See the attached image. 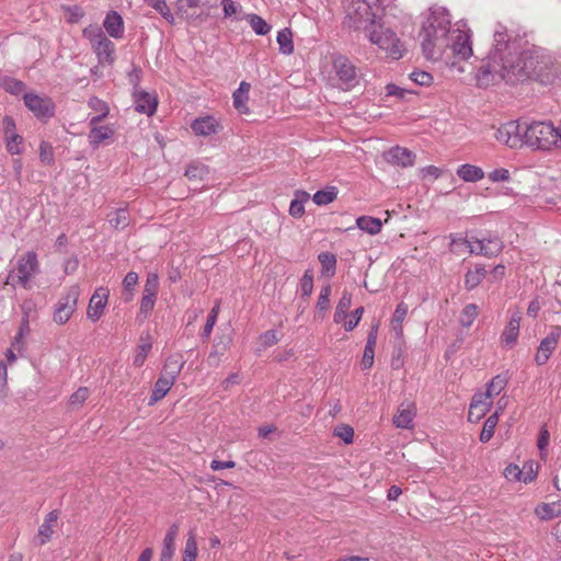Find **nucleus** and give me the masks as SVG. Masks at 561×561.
Listing matches in <instances>:
<instances>
[{"label":"nucleus","mask_w":561,"mask_h":561,"mask_svg":"<svg viewBox=\"0 0 561 561\" xmlns=\"http://www.w3.org/2000/svg\"><path fill=\"white\" fill-rule=\"evenodd\" d=\"M150 7L158 11L169 23H174V15L168 7L165 0H145Z\"/></svg>","instance_id":"obj_45"},{"label":"nucleus","mask_w":561,"mask_h":561,"mask_svg":"<svg viewBox=\"0 0 561 561\" xmlns=\"http://www.w3.org/2000/svg\"><path fill=\"white\" fill-rule=\"evenodd\" d=\"M450 16L445 8L431 10L420 32L421 47L427 60H438L449 47Z\"/></svg>","instance_id":"obj_2"},{"label":"nucleus","mask_w":561,"mask_h":561,"mask_svg":"<svg viewBox=\"0 0 561 561\" xmlns=\"http://www.w3.org/2000/svg\"><path fill=\"white\" fill-rule=\"evenodd\" d=\"M198 553L196 535L193 530L187 534V539L182 553V561H196Z\"/></svg>","instance_id":"obj_36"},{"label":"nucleus","mask_w":561,"mask_h":561,"mask_svg":"<svg viewBox=\"0 0 561 561\" xmlns=\"http://www.w3.org/2000/svg\"><path fill=\"white\" fill-rule=\"evenodd\" d=\"M192 129L198 136H210L218 133L219 124L215 118L206 116L195 119Z\"/></svg>","instance_id":"obj_23"},{"label":"nucleus","mask_w":561,"mask_h":561,"mask_svg":"<svg viewBox=\"0 0 561 561\" xmlns=\"http://www.w3.org/2000/svg\"><path fill=\"white\" fill-rule=\"evenodd\" d=\"M345 11L348 26L366 32L376 24L381 7L379 0H348Z\"/></svg>","instance_id":"obj_3"},{"label":"nucleus","mask_w":561,"mask_h":561,"mask_svg":"<svg viewBox=\"0 0 561 561\" xmlns=\"http://www.w3.org/2000/svg\"><path fill=\"white\" fill-rule=\"evenodd\" d=\"M478 316V307L474 304L465 306L460 314V323L462 327L469 328Z\"/></svg>","instance_id":"obj_46"},{"label":"nucleus","mask_w":561,"mask_h":561,"mask_svg":"<svg viewBox=\"0 0 561 561\" xmlns=\"http://www.w3.org/2000/svg\"><path fill=\"white\" fill-rule=\"evenodd\" d=\"M7 92L19 95L25 91V84L14 78L5 77L1 80L0 84Z\"/></svg>","instance_id":"obj_44"},{"label":"nucleus","mask_w":561,"mask_h":561,"mask_svg":"<svg viewBox=\"0 0 561 561\" xmlns=\"http://www.w3.org/2000/svg\"><path fill=\"white\" fill-rule=\"evenodd\" d=\"M218 312H219V304H216L213 309L210 310L209 314H208V318H207V321L204 325V329H203V332H202V336L203 337H209L213 329H214V325L216 324V321H217V317H218Z\"/></svg>","instance_id":"obj_52"},{"label":"nucleus","mask_w":561,"mask_h":561,"mask_svg":"<svg viewBox=\"0 0 561 561\" xmlns=\"http://www.w3.org/2000/svg\"><path fill=\"white\" fill-rule=\"evenodd\" d=\"M366 37L380 49L385 50L387 57L400 59L403 53V46L397 34L382 24H375L365 32Z\"/></svg>","instance_id":"obj_4"},{"label":"nucleus","mask_w":561,"mask_h":561,"mask_svg":"<svg viewBox=\"0 0 561 561\" xmlns=\"http://www.w3.org/2000/svg\"><path fill=\"white\" fill-rule=\"evenodd\" d=\"M25 106L38 118L54 116L55 106L47 96H41L35 93H24Z\"/></svg>","instance_id":"obj_13"},{"label":"nucleus","mask_w":561,"mask_h":561,"mask_svg":"<svg viewBox=\"0 0 561 561\" xmlns=\"http://www.w3.org/2000/svg\"><path fill=\"white\" fill-rule=\"evenodd\" d=\"M138 283V274L135 272H129L125 276L123 280V287H124V299L126 301H130L133 299V289Z\"/></svg>","instance_id":"obj_47"},{"label":"nucleus","mask_w":561,"mask_h":561,"mask_svg":"<svg viewBox=\"0 0 561 561\" xmlns=\"http://www.w3.org/2000/svg\"><path fill=\"white\" fill-rule=\"evenodd\" d=\"M387 162L402 168L412 167L415 161V154L403 147L396 146L383 153Z\"/></svg>","instance_id":"obj_17"},{"label":"nucleus","mask_w":561,"mask_h":561,"mask_svg":"<svg viewBox=\"0 0 561 561\" xmlns=\"http://www.w3.org/2000/svg\"><path fill=\"white\" fill-rule=\"evenodd\" d=\"M39 158L45 164H51L54 161L53 147L47 142H42L39 146Z\"/></svg>","instance_id":"obj_64"},{"label":"nucleus","mask_w":561,"mask_h":561,"mask_svg":"<svg viewBox=\"0 0 561 561\" xmlns=\"http://www.w3.org/2000/svg\"><path fill=\"white\" fill-rule=\"evenodd\" d=\"M80 296L79 286H71L65 295L60 297L58 300L55 311H54V321L57 324H65L69 321L71 316L77 309L78 299Z\"/></svg>","instance_id":"obj_9"},{"label":"nucleus","mask_w":561,"mask_h":561,"mask_svg":"<svg viewBox=\"0 0 561 561\" xmlns=\"http://www.w3.org/2000/svg\"><path fill=\"white\" fill-rule=\"evenodd\" d=\"M83 36L89 39L100 64L111 65L115 60V45L101 28L90 26L83 30Z\"/></svg>","instance_id":"obj_7"},{"label":"nucleus","mask_w":561,"mask_h":561,"mask_svg":"<svg viewBox=\"0 0 561 561\" xmlns=\"http://www.w3.org/2000/svg\"><path fill=\"white\" fill-rule=\"evenodd\" d=\"M469 248V252L471 254H479L488 257L499 255L503 248V241L497 237H489V238H470L468 240H463Z\"/></svg>","instance_id":"obj_10"},{"label":"nucleus","mask_w":561,"mask_h":561,"mask_svg":"<svg viewBox=\"0 0 561 561\" xmlns=\"http://www.w3.org/2000/svg\"><path fill=\"white\" fill-rule=\"evenodd\" d=\"M183 366L184 362L179 356H170L167 358L161 375L154 383L152 394L149 399V405L156 404L167 396L174 385Z\"/></svg>","instance_id":"obj_5"},{"label":"nucleus","mask_w":561,"mask_h":561,"mask_svg":"<svg viewBox=\"0 0 561 561\" xmlns=\"http://www.w3.org/2000/svg\"><path fill=\"white\" fill-rule=\"evenodd\" d=\"M318 260L321 263L323 274L332 276L335 273L336 257L333 253L321 252Z\"/></svg>","instance_id":"obj_40"},{"label":"nucleus","mask_w":561,"mask_h":561,"mask_svg":"<svg viewBox=\"0 0 561 561\" xmlns=\"http://www.w3.org/2000/svg\"><path fill=\"white\" fill-rule=\"evenodd\" d=\"M245 20L256 35H266L272 30V26L257 14H248Z\"/></svg>","instance_id":"obj_34"},{"label":"nucleus","mask_w":561,"mask_h":561,"mask_svg":"<svg viewBox=\"0 0 561 561\" xmlns=\"http://www.w3.org/2000/svg\"><path fill=\"white\" fill-rule=\"evenodd\" d=\"M409 77L413 82L422 87H428L433 82V76L423 70L413 71Z\"/></svg>","instance_id":"obj_55"},{"label":"nucleus","mask_w":561,"mask_h":561,"mask_svg":"<svg viewBox=\"0 0 561 561\" xmlns=\"http://www.w3.org/2000/svg\"><path fill=\"white\" fill-rule=\"evenodd\" d=\"M331 286H324L321 288L320 295L317 301V309L319 311H327L330 307Z\"/></svg>","instance_id":"obj_59"},{"label":"nucleus","mask_w":561,"mask_h":561,"mask_svg":"<svg viewBox=\"0 0 561 561\" xmlns=\"http://www.w3.org/2000/svg\"><path fill=\"white\" fill-rule=\"evenodd\" d=\"M536 515L543 519H552L561 515V507L557 503H542L535 508Z\"/></svg>","instance_id":"obj_33"},{"label":"nucleus","mask_w":561,"mask_h":561,"mask_svg":"<svg viewBox=\"0 0 561 561\" xmlns=\"http://www.w3.org/2000/svg\"><path fill=\"white\" fill-rule=\"evenodd\" d=\"M356 226L360 230L374 236L380 232L382 224L381 220L378 218L370 216H360L356 219Z\"/></svg>","instance_id":"obj_30"},{"label":"nucleus","mask_w":561,"mask_h":561,"mask_svg":"<svg viewBox=\"0 0 561 561\" xmlns=\"http://www.w3.org/2000/svg\"><path fill=\"white\" fill-rule=\"evenodd\" d=\"M506 383H507L506 378L497 375L490 381V383L486 387L485 392L482 394L492 401V399L494 397L499 396L505 389Z\"/></svg>","instance_id":"obj_37"},{"label":"nucleus","mask_w":561,"mask_h":561,"mask_svg":"<svg viewBox=\"0 0 561 561\" xmlns=\"http://www.w3.org/2000/svg\"><path fill=\"white\" fill-rule=\"evenodd\" d=\"M37 255L33 251L21 255L16 263L18 282L24 287H30L31 278L38 272Z\"/></svg>","instance_id":"obj_12"},{"label":"nucleus","mask_w":561,"mask_h":561,"mask_svg":"<svg viewBox=\"0 0 561 561\" xmlns=\"http://www.w3.org/2000/svg\"><path fill=\"white\" fill-rule=\"evenodd\" d=\"M457 174L466 182H478L484 176L483 170L472 164H462L457 170Z\"/></svg>","instance_id":"obj_29"},{"label":"nucleus","mask_w":561,"mask_h":561,"mask_svg":"<svg viewBox=\"0 0 561 561\" xmlns=\"http://www.w3.org/2000/svg\"><path fill=\"white\" fill-rule=\"evenodd\" d=\"M377 332H378V328L373 327L368 333L367 342L365 345L363 359H362L363 369H369L374 365L375 347H376V343H377Z\"/></svg>","instance_id":"obj_24"},{"label":"nucleus","mask_w":561,"mask_h":561,"mask_svg":"<svg viewBox=\"0 0 561 561\" xmlns=\"http://www.w3.org/2000/svg\"><path fill=\"white\" fill-rule=\"evenodd\" d=\"M7 138V148L9 152L12 154L20 153L21 152V145H22V137L18 134H12L9 136H5Z\"/></svg>","instance_id":"obj_60"},{"label":"nucleus","mask_w":561,"mask_h":561,"mask_svg":"<svg viewBox=\"0 0 561 561\" xmlns=\"http://www.w3.org/2000/svg\"><path fill=\"white\" fill-rule=\"evenodd\" d=\"M135 98V110L139 113L147 114L148 116H151L154 114L158 101L157 98L145 92V91H137L134 94Z\"/></svg>","instance_id":"obj_21"},{"label":"nucleus","mask_w":561,"mask_h":561,"mask_svg":"<svg viewBox=\"0 0 561 561\" xmlns=\"http://www.w3.org/2000/svg\"><path fill=\"white\" fill-rule=\"evenodd\" d=\"M88 105L99 115L107 116L110 113V107L107 103L96 96L90 98V100L88 101Z\"/></svg>","instance_id":"obj_57"},{"label":"nucleus","mask_w":561,"mask_h":561,"mask_svg":"<svg viewBox=\"0 0 561 561\" xmlns=\"http://www.w3.org/2000/svg\"><path fill=\"white\" fill-rule=\"evenodd\" d=\"M110 296V290L106 287H99L95 289L92 295L88 310L87 317L93 322H96L103 314L104 309L107 305V299Z\"/></svg>","instance_id":"obj_15"},{"label":"nucleus","mask_w":561,"mask_h":561,"mask_svg":"<svg viewBox=\"0 0 561 561\" xmlns=\"http://www.w3.org/2000/svg\"><path fill=\"white\" fill-rule=\"evenodd\" d=\"M313 289V272L307 270L300 280V290L302 296H310Z\"/></svg>","instance_id":"obj_58"},{"label":"nucleus","mask_w":561,"mask_h":561,"mask_svg":"<svg viewBox=\"0 0 561 561\" xmlns=\"http://www.w3.org/2000/svg\"><path fill=\"white\" fill-rule=\"evenodd\" d=\"M58 517H59V514L57 511H51L46 515L44 523L38 528L37 537H38L39 546H43L50 540V538L54 534V527L57 524Z\"/></svg>","instance_id":"obj_22"},{"label":"nucleus","mask_w":561,"mask_h":561,"mask_svg":"<svg viewBox=\"0 0 561 561\" xmlns=\"http://www.w3.org/2000/svg\"><path fill=\"white\" fill-rule=\"evenodd\" d=\"M175 553V540L163 539L162 550L160 553V561H172Z\"/></svg>","instance_id":"obj_54"},{"label":"nucleus","mask_w":561,"mask_h":561,"mask_svg":"<svg viewBox=\"0 0 561 561\" xmlns=\"http://www.w3.org/2000/svg\"><path fill=\"white\" fill-rule=\"evenodd\" d=\"M415 416V407L413 403L403 402L398 408L397 414L393 416V424L399 428H411Z\"/></svg>","instance_id":"obj_20"},{"label":"nucleus","mask_w":561,"mask_h":561,"mask_svg":"<svg viewBox=\"0 0 561 561\" xmlns=\"http://www.w3.org/2000/svg\"><path fill=\"white\" fill-rule=\"evenodd\" d=\"M523 130L518 121H510L495 128L494 138L511 149L522 148L525 146Z\"/></svg>","instance_id":"obj_8"},{"label":"nucleus","mask_w":561,"mask_h":561,"mask_svg":"<svg viewBox=\"0 0 561 561\" xmlns=\"http://www.w3.org/2000/svg\"><path fill=\"white\" fill-rule=\"evenodd\" d=\"M216 7V2L208 0H178L176 13L192 26H199L208 20L209 10Z\"/></svg>","instance_id":"obj_6"},{"label":"nucleus","mask_w":561,"mask_h":561,"mask_svg":"<svg viewBox=\"0 0 561 561\" xmlns=\"http://www.w3.org/2000/svg\"><path fill=\"white\" fill-rule=\"evenodd\" d=\"M156 298L157 297H154V296H149V295L142 294L139 310H140V313L145 316V318H147V316L152 311L154 304H156Z\"/></svg>","instance_id":"obj_63"},{"label":"nucleus","mask_w":561,"mask_h":561,"mask_svg":"<svg viewBox=\"0 0 561 561\" xmlns=\"http://www.w3.org/2000/svg\"><path fill=\"white\" fill-rule=\"evenodd\" d=\"M208 172H209V170L205 164L198 163V162H193L187 167V169L185 171V176L188 180L197 181V180L205 179V176H207Z\"/></svg>","instance_id":"obj_42"},{"label":"nucleus","mask_w":561,"mask_h":561,"mask_svg":"<svg viewBox=\"0 0 561 561\" xmlns=\"http://www.w3.org/2000/svg\"><path fill=\"white\" fill-rule=\"evenodd\" d=\"M30 331L31 330H30L28 319H27V314H26L21 322L19 332L16 333V335L14 336V339L12 341V347L14 350H16L18 352L22 351V348L24 347V337L26 335H28Z\"/></svg>","instance_id":"obj_43"},{"label":"nucleus","mask_w":561,"mask_h":561,"mask_svg":"<svg viewBox=\"0 0 561 561\" xmlns=\"http://www.w3.org/2000/svg\"><path fill=\"white\" fill-rule=\"evenodd\" d=\"M151 350V343L141 339L140 344L137 347L134 356V365L140 367L144 365L149 352Z\"/></svg>","instance_id":"obj_49"},{"label":"nucleus","mask_w":561,"mask_h":561,"mask_svg":"<svg viewBox=\"0 0 561 561\" xmlns=\"http://www.w3.org/2000/svg\"><path fill=\"white\" fill-rule=\"evenodd\" d=\"M310 195L305 191H296L295 198L289 206V214L294 218H300L305 214V203L308 202Z\"/></svg>","instance_id":"obj_28"},{"label":"nucleus","mask_w":561,"mask_h":561,"mask_svg":"<svg viewBox=\"0 0 561 561\" xmlns=\"http://www.w3.org/2000/svg\"><path fill=\"white\" fill-rule=\"evenodd\" d=\"M505 477L510 480H523L524 482L531 481L534 479L533 474H528L527 477H523L522 470L516 465H510L505 468Z\"/></svg>","instance_id":"obj_53"},{"label":"nucleus","mask_w":561,"mask_h":561,"mask_svg":"<svg viewBox=\"0 0 561 561\" xmlns=\"http://www.w3.org/2000/svg\"><path fill=\"white\" fill-rule=\"evenodd\" d=\"M250 84L242 81L239 88L233 92V106L242 114L249 112L247 102L249 100Z\"/></svg>","instance_id":"obj_27"},{"label":"nucleus","mask_w":561,"mask_h":561,"mask_svg":"<svg viewBox=\"0 0 561 561\" xmlns=\"http://www.w3.org/2000/svg\"><path fill=\"white\" fill-rule=\"evenodd\" d=\"M561 336V327H554L552 331L541 340L537 353L535 355V362L537 365H545L550 358L551 354L556 350L559 339Z\"/></svg>","instance_id":"obj_14"},{"label":"nucleus","mask_w":561,"mask_h":561,"mask_svg":"<svg viewBox=\"0 0 561 561\" xmlns=\"http://www.w3.org/2000/svg\"><path fill=\"white\" fill-rule=\"evenodd\" d=\"M103 25L106 32L110 34V36L114 38H121L124 34L123 19L115 11H111L110 13H107Z\"/></svg>","instance_id":"obj_25"},{"label":"nucleus","mask_w":561,"mask_h":561,"mask_svg":"<svg viewBox=\"0 0 561 561\" xmlns=\"http://www.w3.org/2000/svg\"><path fill=\"white\" fill-rule=\"evenodd\" d=\"M499 422L497 412L491 414L486 421L484 422L483 428L480 434V440L482 443H488L492 436L494 435L495 426Z\"/></svg>","instance_id":"obj_41"},{"label":"nucleus","mask_w":561,"mask_h":561,"mask_svg":"<svg viewBox=\"0 0 561 561\" xmlns=\"http://www.w3.org/2000/svg\"><path fill=\"white\" fill-rule=\"evenodd\" d=\"M408 313V306L403 302L399 304L394 310V313L392 316L391 325L393 330L401 332L402 328L401 324L403 320L405 319V316Z\"/></svg>","instance_id":"obj_50"},{"label":"nucleus","mask_w":561,"mask_h":561,"mask_svg":"<svg viewBox=\"0 0 561 561\" xmlns=\"http://www.w3.org/2000/svg\"><path fill=\"white\" fill-rule=\"evenodd\" d=\"M277 44L279 51L284 55H290L294 51L293 34L289 28H283L277 34Z\"/></svg>","instance_id":"obj_35"},{"label":"nucleus","mask_w":561,"mask_h":561,"mask_svg":"<svg viewBox=\"0 0 561 561\" xmlns=\"http://www.w3.org/2000/svg\"><path fill=\"white\" fill-rule=\"evenodd\" d=\"M522 317L523 312L519 309L512 311L510 321L501 335V340L505 345L512 346L517 341Z\"/></svg>","instance_id":"obj_18"},{"label":"nucleus","mask_w":561,"mask_h":561,"mask_svg":"<svg viewBox=\"0 0 561 561\" xmlns=\"http://www.w3.org/2000/svg\"><path fill=\"white\" fill-rule=\"evenodd\" d=\"M261 345L266 348L275 345L279 339L277 336V332L275 330H268L260 335Z\"/></svg>","instance_id":"obj_62"},{"label":"nucleus","mask_w":561,"mask_h":561,"mask_svg":"<svg viewBox=\"0 0 561 561\" xmlns=\"http://www.w3.org/2000/svg\"><path fill=\"white\" fill-rule=\"evenodd\" d=\"M115 129L111 125L100 126L90 129L88 135L89 142L93 148H98L101 144L113 138Z\"/></svg>","instance_id":"obj_26"},{"label":"nucleus","mask_w":561,"mask_h":561,"mask_svg":"<svg viewBox=\"0 0 561 561\" xmlns=\"http://www.w3.org/2000/svg\"><path fill=\"white\" fill-rule=\"evenodd\" d=\"M352 306V294L343 291L334 312V322L340 323L347 317L348 310Z\"/></svg>","instance_id":"obj_32"},{"label":"nucleus","mask_w":561,"mask_h":561,"mask_svg":"<svg viewBox=\"0 0 561 561\" xmlns=\"http://www.w3.org/2000/svg\"><path fill=\"white\" fill-rule=\"evenodd\" d=\"M90 391L87 387L79 388L69 399V405L72 410H78L89 398Z\"/></svg>","instance_id":"obj_48"},{"label":"nucleus","mask_w":561,"mask_h":561,"mask_svg":"<svg viewBox=\"0 0 561 561\" xmlns=\"http://www.w3.org/2000/svg\"><path fill=\"white\" fill-rule=\"evenodd\" d=\"M108 221L115 229H124L129 225V214L127 209L119 208L108 215Z\"/></svg>","instance_id":"obj_38"},{"label":"nucleus","mask_w":561,"mask_h":561,"mask_svg":"<svg viewBox=\"0 0 561 561\" xmlns=\"http://www.w3.org/2000/svg\"><path fill=\"white\" fill-rule=\"evenodd\" d=\"M334 435L340 437L345 444H351L354 437V430L350 425L340 424L334 428Z\"/></svg>","instance_id":"obj_56"},{"label":"nucleus","mask_w":561,"mask_h":561,"mask_svg":"<svg viewBox=\"0 0 561 561\" xmlns=\"http://www.w3.org/2000/svg\"><path fill=\"white\" fill-rule=\"evenodd\" d=\"M493 48L486 61L477 73V82L480 87H488L496 78L501 80L548 79L547 69L550 58L538 49H522L516 39H512L503 25L494 30Z\"/></svg>","instance_id":"obj_1"},{"label":"nucleus","mask_w":561,"mask_h":561,"mask_svg":"<svg viewBox=\"0 0 561 561\" xmlns=\"http://www.w3.org/2000/svg\"><path fill=\"white\" fill-rule=\"evenodd\" d=\"M492 405V401L489 400L482 393L474 394L470 403L468 412L469 422H478L482 416L486 414Z\"/></svg>","instance_id":"obj_19"},{"label":"nucleus","mask_w":561,"mask_h":561,"mask_svg":"<svg viewBox=\"0 0 561 561\" xmlns=\"http://www.w3.org/2000/svg\"><path fill=\"white\" fill-rule=\"evenodd\" d=\"M451 39L449 42V47L455 55L459 56L461 59H468L472 55V47L470 43V35L466 31H461L460 28L454 30L451 32Z\"/></svg>","instance_id":"obj_16"},{"label":"nucleus","mask_w":561,"mask_h":561,"mask_svg":"<svg viewBox=\"0 0 561 561\" xmlns=\"http://www.w3.org/2000/svg\"><path fill=\"white\" fill-rule=\"evenodd\" d=\"M488 179L494 183L495 182H506V181H510L511 173L507 169H504V168L494 169L493 171L488 173Z\"/></svg>","instance_id":"obj_61"},{"label":"nucleus","mask_w":561,"mask_h":561,"mask_svg":"<svg viewBox=\"0 0 561 561\" xmlns=\"http://www.w3.org/2000/svg\"><path fill=\"white\" fill-rule=\"evenodd\" d=\"M333 68L342 90H350L357 83V71L351 60L344 56L334 58Z\"/></svg>","instance_id":"obj_11"},{"label":"nucleus","mask_w":561,"mask_h":561,"mask_svg":"<svg viewBox=\"0 0 561 561\" xmlns=\"http://www.w3.org/2000/svg\"><path fill=\"white\" fill-rule=\"evenodd\" d=\"M486 270L484 265H476L473 270L467 272L465 276V285L467 289L471 290L476 288L485 277Z\"/></svg>","instance_id":"obj_31"},{"label":"nucleus","mask_w":561,"mask_h":561,"mask_svg":"<svg viewBox=\"0 0 561 561\" xmlns=\"http://www.w3.org/2000/svg\"><path fill=\"white\" fill-rule=\"evenodd\" d=\"M159 289V277L156 273H149L144 287V295L157 297Z\"/></svg>","instance_id":"obj_51"},{"label":"nucleus","mask_w":561,"mask_h":561,"mask_svg":"<svg viewBox=\"0 0 561 561\" xmlns=\"http://www.w3.org/2000/svg\"><path fill=\"white\" fill-rule=\"evenodd\" d=\"M337 196V188L334 186L328 187L327 190L318 191L312 199L313 202L319 205H328L332 203Z\"/></svg>","instance_id":"obj_39"}]
</instances>
